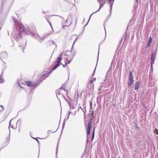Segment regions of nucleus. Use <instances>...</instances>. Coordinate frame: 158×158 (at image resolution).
<instances>
[{"instance_id":"f257e3e1","label":"nucleus","mask_w":158,"mask_h":158,"mask_svg":"<svg viewBox=\"0 0 158 158\" xmlns=\"http://www.w3.org/2000/svg\"><path fill=\"white\" fill-rule=\"evenodd\" d=\"M64 53H62L61 54L60 56V57H57L56 58V62H57L56 64L55 65V66L52 68V69L49 71H46L45 72V73H44L42 76V77H48V75L52 72V71L56 69L58 67H59L60 64V62H61V57L63 54Z\"/></svg>"},{"instance_id":"f03ea898","label":"nucleus","mask_w":158,"mask_h":158,"mask_svg":"<svg viewBox=\"0 0 158 158\" xmlns=\"http://www.w3.org/2000/svg\"><path fill=\"white\" fill-rule=\"evenodd\" d=\"M62 53H64L63 54L62 56V57H61V60L63 59V55H64V63H65V65H64L63 64H61L60 63V64H62L63 66L64 67H65V65L67 64H69L70 63L71 60H72L73 59V55L71 53H70V54L69 55H67V54H65V52H63L60 55L59 57H60V56L61 54Z\"/></svg>"},{"instance_id":"7ed1b4c3","label":"nucleus","mask_w":158,"mask_h":158,"mask_svg":"<svg viewBox=\"0 0 158 158\" xmlns=\"http://www.w3.org/2000/svg\"><path fill=\"white\" fill-rule=\"evenodd\" d=\"M92 118L91 117H90V119H89L88 122H86L85 123V128L86 130L87 138H88L89 137V135L90 131L92 128Z\"/></svg>"},{"instance_id":"20e7f679","label":"nucleus","mask_w":158,"mask_h":158,"mask_svg":"<svg viewBox=\"0 0 158 158\" xmlns=\"http://www.w3.org/2000/svg\"><path fill=\"white\" fill-rule=\"evenodd\" d=\"M17 122L11 120L10 122V126L13 129H16L17 127Z\"/></svg>"},{"instance_id":"39448f33","label":"nucleus","mask_w":158,"mask_h":158,"mask_svg":"<svg viewBox=\"0 0 158 158\" xmlns=\"http://www.w3.org/2000/svg\"><path fill=\"white\" fill-rule=\"evenodd\" d=\"M134 81V80L133 79V76L132 73L130 72L129 78V82L128 83V84L129 85L128 87H129L133 84Z\"/></svg>"},{"instance_id":"423d86ee","label":"nucleus","mask_w":158,"mask_h":158,"mask_svg":"<svg viewBox=\"0 0 158 158\" xmlns=\"http://www.w3.org/2000/svg\"><path fill=\"white\" fill-rule=\"evenodd\" d=\"M76 40V35H74L70 37L69 40L70 42L72 43L73 44V45Z\"/></svg>"},{"instance_id":"0eeeda50","label":"nucleus","mask_w":158,"mask_h":158,"mask_svg":"<svg viewBox=\"0 0 158 158\" xmlns=\"http://www.w3.org/2000/svg\"><path fill=\"white\" fill-rule=\"evenodd\" d=\"M99 2L100 7L97 11L100 10L102 7L104 5L106 1V0H99Z\"/></svg>"},{"instance_id":"6e6552de","label":"nucleus","mask_w":158,"mask_h":158,"mask_svg":"<svg viewBox=\"0 0 158 158\" xmlns=\"http://www.w3.org/2000/svg\"><path fill=\"white\" fill-rule=\"evenodd\" d=\"M156 55L155 53L152 54L151 57V64H153L156 58Z\"/></svg>"},{"instance_id":"1a4fd4ad","label":"nucleus","mask_w":158,"mask_h":158,"mask_svg":"<svg viewBox=\"0 0 158 158\" xmlns=\"http://www.w3.org/2000/svg\"><path fill=\"white\" fill-rule=\"evenodd\" d=\"M22 84L24 85H27L28 86H31L32 85L31 82L29 81H24L22 83Z\"/></svg>"},{"instance_id":"9d476101","label":"nucleus","mask_w":158,"mask_h":158,"mask_svg":"<svg viewBox=\"0 0 158 158\" xmlns=\"http://www.w3.org/2000/svg\"><path fill=\"white\" fill-rule=\"evenodd\" d=\"M73 18L71 16L69 17L66 20V23L69 24H71L73 21Z\"/></svg>"},{"instance_id":"9b49d317","label":"nucleus","mask_w":158,"mask_h":158,"mask_svg":"<svg viewBox=\"0 0 158 158\" xmlns=\"http://www.w3.org/2000/svg\"><path fill=\"white\" fill-rule=\"evenodd\" d=\"M140 86V84L139 81L136 82L135 85V90L138 89Z\"/></svg>"},{"instance_id":"f8f14e48","label":"nucleus","mask_w":158,"mask_h":158,"mask_svg":"<svg viewBox=\"0 0 158 158\" xmlns=\"http://www.w3.org/2000/svg\"><path fill=\"white\" fill-rule=\"evenodd\" d=\"M6 56V53H2L0 55V57L1 60L2 58H5Z\"/></svg>"},{"instance_id":"ddd939ff","label":"nucleus","mask_w":158,"mask_h":158,"mask_svg":"<svg viewBox=\"0 0 158 158\" xmlns=\"http://www.w3.org/2000/svg\"><path fill=\"white\" fill-rule=\"evenodd\" d=\"M4 80L3 78V77L1 75L0 77V83H2L4 82Z\"/></svg>"},{"instance_id":"4468645a","label":"nucleus","mask_w":158,"mask_h":158,"mask_svg":"<svg viewBox=\"0 0 158 158\" xmlns=\"http://www.w3.org/2000/svg\"><path fill=\"white\" fill-rule=\"evenodd\" d=\"M152 38H151V37H149L148 40V46L152 42Z\"/></svg>"},{"instance_id":"2eb2a0df","label":"nucleus","mask_w":158,"mask_h":158,"mask_svg":"<svg viewBox=\"0 0 158 158\" xmlns=\"http://www.w3.org/2000/svg\"><path fill=\"white\" fill-rule=\"evenodd\" d=\"M154 132L157 135H158V130L157 129H155Z\"/></svg>"},{"instance_id":"dca6fc26","label":"nucleus","mask_w":158,"mask_h":158,"mask_svg":"<svg viewBox=\"0 0 158 158\" xmlns=\"http://www.w3.org/2000/svg\"><path fill=\"white\" fill-rule=\"evenodd\" d=\"M108 0V2H109L110 3H113L114 2V1H113V0Z\"/></svg>"},{"instance_id":"f3484780","label":"nucleus","mask_w":158,"mask_h":158,"mask_svg":"<svg viewBox=\"0 0 158 158\" xmlns=\"http://www.w3.org/2000/svg\"><path fill=\"white\" fill-rule=\"evenodd\" d=\"M94 131H93V135H92V138H94Z\"/></svg>"},{"instance_id":"a211bd4d","label":"nucleus","mask_w":158,"mask_h":158,"mask_svg":"<svg viewBox=\"0 0 158 158\" xmlns=\"http://www.w3.org/2000/svg\"><path fill=\"white\" fill-rule=\"evenodd\" d=\"M89 84H93V81H92V80H91L90 81Z\"/></svg>"},{"instance_id":"6ab92c4d","label":"nucleus","mask_w":158,"mask_h":158,"mask_svg":"<svg viewBox=\"0 0 158 158\" xmlns=\"http://www.w3.org/2000/svg\"><path fill=\"white\" fill-rule=\"evenodd\" d=\"M151 68L152 69V68H153V64H151Z\"/></svg>"},{"instance_id":"aec40b11","label":"nucleus","mask_w":158,"mask_h":158,"mask_svg":"<svg viewBox=\"0 0 158 158\" xmlns=\"http://www.w3.org/2000/svg\"><path fill=\"white\" fill-rule=\"evenodd\" d=\"M138 0H136V3H137H137H138Z\"/></svg>"},{"instance_id":"412c9836","label":"nucleus","mask_w":158,"mask_h":158,"mask_svg":"<svg viewBox=\"0 0 158 158\" xmlns=\"http://www.w3.org/2000/svg\"><path fill=\"white\" fill-rule=\"evenodd\" d=\"M36 139L37 141H38V139Z\"/></svg>"},{"instance_id":"4be33fe9","label":"nucleus","mask_w":158,"mask_h":158,"mask_svg":"<svg viewBox=\"0 0 158 158\" xmlns=\"http://www.w3.org/2000/svg\"><path fill=\"white\" fill-rule=\"evenodd\" d=\"M0 106L1 107H2V108H3V106H2L1 105V106Z\"/></svg>"},{"instance_id":"5701e85b","label":"nucleus","mask_w":158,"mask_h":158,"mask_svg":"<svg viewBox=\"0 0 158 158\" xmlns=\"http://www.w3.org/2000/svg\"><path fill=\"white\" fill-rule=\"evenodd\" d=\"M36 138H40L39 137H37Z\"/></svg>"},{"instance_id":"b1692460","label":"nucleus","mask_w":158,"mask_h":158,"mask_svg":"<svg viewBox=\"0 0 158 158\" xmlns=\"http://www.w3.org/2000/svg\"><path fill=\"white\" fill-rule=\"evenodd\" d=\"M93 115L92 116H91V117H92V118H93Z\"/></svg>"},{"instance_id":"393cba45","label":"nucleus","mask_w":158,"mask_h":158,"mask_svg":"<svg viewBox=\"0 0 158 158\" xmlns=\"http://www.w3.org/2000/svg\"><path fill=\"white\" fill-rule=\"evenodd\" d=\"M5 118H4V119L3 120H5Z\"/></svg>"},{"instance_id":"a878e982","label":"nucleus","mask_w":158,"mask_h":158,"mask_svg":"<svg viewBox=\"0 0 158 158\" xmlns=\"http://www.w3.org/2000/svg\"><path fill=\"white\" fill-rule=\"evenodd\" d=\"M114 0H113V1H114Z\"/></svg>"}]
</instances>
